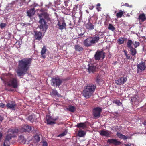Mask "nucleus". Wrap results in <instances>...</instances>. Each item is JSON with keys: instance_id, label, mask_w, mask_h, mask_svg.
<instances>
[{"instance_id": "f257e3e1", "label": "nucleus", "mask_w": 146, "mask_h": 146, "mask_svg": "<svg viewBox=\"0 0 146 146\" xmlns=\"http://www.w3.org/2000/svg\"><path fill=\"white\" fill-rule=\"evenodd\" d=\"M32 62L31 58H24L19 61L16 72L19 76H23L29 69Z\"/></svg>"}, {"instance_id": "f03ea898", "label": "nucleus", "mask_w": 146, "mask_h": 146, "mask_svg": "<svg viewBox=\"0 0 146 146\" xmlns=\"http://www.w3.org/2000/svg\"><path fill=\"white\" fill-rule=\"evenodd\" d=\"M5 86H9L15 88L18 86L19 81L13 75L9 74L7 76V78L4 80L1 78Z\"/></svg>"}, {"instance_id": "7ed1b4c3", "label": "nucleus", "mask_w": 146, "mask_h": 146, "mask_svg": "<svg viewBox=\"0 0 146 146\" xmlns=\"http://www.w3.org/2000/svg\"><path fill=\"white\" fill-rule=\"evenodd\" d=\"M96 88L95 85L92 84L88 85L83 92V96L86 98H89L93 94Z\"/></svg>"}, {"instance_id": "20e7f679", "label": "nucleus", "mask_w": 146, "mask_h": 146, "mask_svg": "<svg viewBox=\"0 0 146 146\" xmlns=\"http://www.w3.org/2000/svg\"><path fill=\"white\" fill-rule=\"evenodd\" d=\"M99 37L98 36L90 37L84 41L83 44L86 47L92 46L98 42L99 40Z\"/></svg>"}, {"instance_id": "39448f33", "label": "nucleus", "mask_w": 146, "mask_h": 146, "mask_svg": "<svg viewBox=\"0 0 146 146\" xmlns=\"http://www.w3.org/2000/svg\"><path fill=\"white\" fill-rule=\"evenodd\" d=\"M45 13H42L41 14H39L38 16L40 19L39 21V23L40 24L39 27L40 29H42V31L45 32L48 28V25L47 24L46 22L43 17L45 18Z\"/></svg>"}, {"instance_id": "423d86ee", "label": "nucleus", "mask_w": 146, "mask_h": 146, "mask_svg": "<svg viewBox=\"0 0 146 146\" xmlns=\"http://www.w3.org/2000/svg\"><path fill=\"white\" fill-rule=\"evenodd\" d=\"M57 21L58 22L57 26L58 29L60 30H62L66 28V23L63 19H58Z\"/></svg>"}, {"instance_id": "0eeeda50", "label": "nucleus", "mask_w": 146, "mask_h": 146, "mask_svg": "<svg viewBox=\"0 0 146 146\" xmlns=\"http://www.w3.org/2000/svg\"><path fill=\"white\" fill-rule=\"evenodd\" d=\"M19 131L17 129H9L8 131V133L7 134L5 139L9 140L11 139L13 134L15 133H18Z\"/></svg>"}, {"instance_id": "6e6552de", "label": "nucleus", "mask_w": 146, "mask_h": 146, "mask_svg": "<svg viewBox=\"0 0 146 146\" xmlns=\"http://www.w3.org/2000/svg\"><path fill=\"white\" fill-rule=\"evenodd\" d=\"M102 109L99 107L94 108L93 110V115L95 118H98L100 117Z\"/></svg>"}, {"instance_id": "1a4fd4ad", "label": "nucleus", "mask_w": 146, "mask_h": 146, "mask_svg": "<svg viewBox=\"0 0 146 146\" xmlns=\"http://www.w3.org/2000/svg\"><path fill=\"white\" fill-rule=\"evenodd\" d=\"M52 85L54 87H58L62 83L61 80L58 78H52Z\"/></svg>"}, {"instance_id": "9d476101", "label": "nucleus", "mask_w": 146, "mask_h": 146, "mask_svg": "<svg viewBox=\"0 0 146 146\" xmlns=\"http://www.w3.org/2000/svg\"><path fill=\"white\" fill-rule=\"evenodd\" d=\"M95 60H99L102 58L103 59L105 57L104 53L103 51H97L94 55Z\"/></svg>"}, {"instance_id": "9b49d317", "label": "nucleus", "mask_w": 146, "mask_h": 146, "mask_svg": "<svg viewBox=\"0 0 146 146\" xmlns=\"http://www.w3.org/2000/svg\"><path fill=\"white\" fill-rule=\"evenodd\" d=\"M127 80V77L123 76L119 78L117 80H115V82L117 84L120 85L124 84Z\"/></svg>"}, {"instance_id": "f8f14e48", "label": "nucleus", "mask_w": 146, "mask_h": 146, "mask_svg": "<svg viewBox=\"0 0 146 146\" xmlns=\"http://www.w3.org/2000/svg\"><path fill=\"white\" fill-rule=\"evenodd\" d=\"M137 72L144 71L146 68L144 61H141L137 66Z\"/></svg>"}, {"instance_id": "ddd939ff", "label": "nucleus", "mask_w": 146, "mask_h": 146, "mask_svg": "<svg viewBox=\"0 0 146 146\" xmlns=\"http://www.w3.org/2000/svg\"><path fill=\"white\" fill-rule=\"evenodd\" d=\"M32 129V128L30 126L27 125H24L19 130L21 132H23L24 131H27L29 132L31 131Z\"/></svg>"}, {"instance_id": "4468645a", "label": "nucleus", "mask_w": 146, "mask_h": 146, "mask_svg": "<svg viewBox=\"0 0 146 146\" xmlns=\"http://www.w3.org/2000/svg\"><path fill=\"white\" fill-rule=\"evenodd\" d=\"M46 118L47 124L51 125L55 123V121L56 119H53L49 115H46Z\"/></svg>"}, {"instance_id": "2eb2a0df", "label": "nucleus", "mask_w": 146, "mask_h": 146, "mask_svg": "<svg viewBox=\"0 0 146 146\" xmlns=\"http://www.w3.org/2000/svg\"><path fill=\"white\" fill-rule=\"evenodd\" d=\"M6 106L8 108H9L13 110H15L16 106L15 103L14 101H11L8 103Z\"/></svg>"}, {"instance_id": "dca6fc26", "label": "nucleus", "mask_w": 146, "mask_h": 146, "mask_svg": "<svg viewBox=\"0 0 146 146\" xmlns=\"http://www.w3.org/2000/svg\"><path fill=\"white\" fill-rule=\"evenodd\" d=\"M100 134L101 136L108 137L110 134L111 132L106 130H102L100 132Z\"/></svg>"}, {"instance_id": "f3484780", "label": "nucleus", "mask_w": 146, "mask_h": 146, "mask_svg": "<svg viewBox=\"0 0 146 146\" xmlns=\"http://www.w3.org/2000/svg\"><path fill=\"white\" fill-rule=\"evenodd\" d=\"M34 36L36 40H40L42 38V34L40 32H36L35 33Z\"/></svg>"}, {"instance_id": "a211bd4d", "label": "nucleus", "mask_w": 146, "mask_h": 146, "mask_svg": "<svg viewBox=\"0 0 146 146\" xmlns=\"http://www.w3.org/2000/svg\"><path fill=\"white\" fill-rule=\"evenodd\" d=\"M108 142L110 144H113L115 145H118L120 144V142L115 139H109L108 140Z\"/></svg>"}, {"instance_id": "6ab92c4d", "label": "nucleus", "mask_w": 146, "mask_h": 146, "mask_svg": "<svg viewBox=\"0 0 146 146\" xmlns=\"http://www.w3.org/2000/svg\"><path fill=\"white\" fill-rule=\"evenodd\" d=\"M131 100L132 102L135 104H137L139 102V99L137 95L134 96L132 97Z\"/></svg>"}, {"instance_id": "aec40b11", "label": "nucleus", "mask_w": 146, "mask_h": 146, "mask_svg": "<svg viewBox=\"0 0 146 146\" xmlns=\"http://www.w3.org/2000/svg\"><path fill=\"white\" fill-rule=\"evenodd\" d=\"M138 19L140 22H143L146 19L145 15L144 13L140 14L139 16Z\"/></svg>"}, {"instance_id": "412c9836", "label": "nucleus", "mask_w": 146, "mask_h": 146, "mask_svg": "<svg viewBox=\"0 0 146 146\" xmlns=\"http://www.w3.org/2000/svg\"><path fill=\"white\" fill-rule=\"evenodd\" d=\"M94 25L89 22L86 25V29L89 30H92L94 29Z\"/></svg>"}, {"instance_id": "4be33fe9", "label": "nucleus", "mask_w": 146, "mask_h": 146, "mask_svg": "<svg viewBox=\"0 0 146 146\" xmlns=\"http://www.w3.org/2000/svg\"><path fill=\"white\" fill-rule=\"evenodd\" d=\"M35 11L34 8H32L29 10L27 11V16L29 17H31L33 15L35 14Z\"/></svg>"}, {"instance_id": "5701e85b", "label": "nucleus", "mask_w": 146, "mask_h": 146, "mask_svg": "<svg viewBox=\"0 0 146 146\" xmlns=\"http://www.w3.org/2000/svg\"><path fill=\"white\" fill-rule=\"evenodd\" d=\"M46 51L47 49L46 47L45 46H44L42 48L41 52V56L43 58H44L46 57L45 54Z\"/></svg>"}, {"instance_id": "b1692460", "label": "nucleus", "mask_w": 146, "mask_h": 146, "mask_svg": "<svg viewBox=\"0 0 146 146\" xmlns=\"http://www.w3.org/2000/svg\"><path fill=\"white\" fill-rule=\"evenodd\" d=\"M96 67L92 65H89V67L88 68V70L89 73L93 72L95 70Z\"/></svg>"}, {"instance_id": "393cba45", "label": "nucleus", "mask_w": 146, "mask_h": 146, "mask_svg": "<svg viewBox=\"0 0 146 146\" xmlns=\"http://www.w3.org/2000/svg\"><path fill=\"white\" fill-rule=\"evenodd\" d=\"M133 42L131 40L128 39L127 43V47L129 49L133 48Z\"/></svg>"}, {"instance_id": "a878e982", "label": "nucleus", "mask_w": 146, "mask_h": 146, "mask_svg": "<svg viewBox=\"0 0 146 146\" xmlns=\"http://www.w3.org/2000/svg\"><path fill=\"white\" fill-rule=\"evenodd\" d=\"M85 134V132L82 130H79L78 133V135L80 137L84 136Z\"/></svg>"}, {"instance_id": "bb28decb", "label": "nucleus", "mask_w": 146, "mask_h": 146, "mask_svg": "<svg viewBox=\"0 0 146 146\" xmlns=\"http://www.w3.org/2000/svg\"><path fill=\"white\" fill-rule=\"evenodd\" d=\"M76 126L78 128H85L86 127V124L84 123H81L78 124Z\"/></svg>"}, {"instance_id": "cd10ccee", "label": "nucleus", "mask_w": 146, "mask_h": 146, "mask_svg": "<svg viewBox=\"0 0 146 146\" xmlns=\"http://www.w3.org/2000/svg\"><path fill=\"white\" fill-rule=\"evenodd\" d=\"M124 13V12L123 11L121 10H119V12L117 13L116 15L117 18H121Z\"/></svg>"}, {"instance_id": "c85d7f7f", "label": "nucleus", "mask_w": 146, "mask_h": 146, "mask_svg": "<svg viewBox=\"0 0 146 146\" xmlns=\"http://www.w3.org/2000/svg\"><path fill=\"white\" fill-rule=\"evenodd\" d=\"M67 109L69 111L72 112H74L76 110L75 108L72 105L69 106Z\"/></svg>"}, {"instance_id": "c756f323", "label": "nucleus", "mask_w": 146, "mask_h": 146, "mask_svg": "<svg viewBox=\"0 0 146 146\" xmlns=\"http://www.w3.org/2000/svg\"><path fill=\"white\" fill-rule=\"evenodd\" d=\"M74 48L75 50L78 51H82L83 48L78 45H75L74 46Z\"/></svg>"}, {"instance_id": "7c9ffc66", "label": "nucleus", "mask_w": 146, "mask_h": 146, "mask_svg": "<svg viewBox=\"0 0 146 146\" xmlns=\"http://www.w3.org/2000/svg\"><path fill=\"white\" fill-rule=\"evenodd\" d=\"M130 49V51L131 52V54L133 56L135 55L137 53L136 49L135 48H132Z\"/></svg>"}, {"instance_id": "2f4dec72", "label": "nucleus", "mask_w": 146, "mask_h": 146, "mask_svg": "<svg viewBox=\"0 0 146 146\" xmlns=\"http://www.w3.org/2000/svg\"><path fill=\"white\" fill-rule=\"evenodd\" d=\"M117 135L119 138L123 139L124 140L127 139V137L117 132Z\"/></svg>"}, {"instance_id": "473e14b6", "label": "nucleus", "mask_w": 146, "mask_h": 146, "mask_svg": "<svg viewBox=\"0 0 146 146\" xmlns=\"http://www.w3.org/2000/svg\"><path fill=\"white\" fill-rule=\"evenodd\" d=\"M125 39L122 37L120 38L117 40L118 43L119 45L122 44L124 43Z\"/></svg>"}, {"instance_id": "72a5a7b5", "label": "nucleus", "mask_w": 146, "mask_h": 146, "mask_svg": "<svg viewBox=\"0 0 146 146\" xmlns=\"http://www.w3.org/2000/svg\"><path fill=\"white\" fill-rule=\"evenodd\" d=\"M28 118V120H29L30 122H33L35 120V119L36 117L35 116L33 115L30 116Z\"/></svg>"}, {"instance_id": "f704fd0d", "label": "nucleus", "mask_w": 146, "mask_h": 146, "mask_svg": "<svg viewBox=\"0 0 146 146\" xmlns=\"http://www.w3.org/2000/svg\"><path fill=\"white\" fill-rule=\"evenodd\" d=\"M50 94L52 95L56 96L58 95V92L55 90H52L50 92Z\"/></svg>"}, {"instance_id": "c9c22d12", "label": "nucleus", "mask_w": 146, "mask_h": 146, "mask_svg": "<svg viewBox=\"0 0 146 146\" xmlns=\"http://www.w3.org/2000/svg\"><path fill=\"white\" fill-rule=\"evenodd\" d=\"M34 140L36 142H38L40 140V137L38 135H36L34 137Z\"/></svg>"}, {"instance_id": "e433bc0d", "label": "nucleus", "mask_w": 146, "mask_h": 146, "mask_svg": "<svg viewBox=\"0 0 146 146\" xmlns=\"http://www.w3.org/2000/svg\"><path fill=\"white\" fill-rule=\"evenodd\" d=\"M108 29L110 30H111L112 31H114L115 29V28L114 27L112 24H109Z\"/></svg>"}, {"instance_id": "4c0bfd02", "label": "nucleus", "mask_w": 146, "mask_h": 146, "mask_svg": "<svg viewBox=\"0 0 146 146\" xmlns=\"http://www.w3.org/2000/svg\"><path fill=\"white\" fill-rule=\"evenodd\" d=\"M9 141L5 139L4 143V146H9Z\"/></svg>"}, {"instance_id": "58836bf2", "label": "nucleus", "mask_w": 146, "mask_h": 146, "mask_svg": "<svg viewBox=\"0 0 146 146\" xmlns=\"http://www.w3.org/2000/svg\"><path fill=\"white\" fill-rule=\"evenodd\" d=\"M139 43L137 41H135L133 42V45H134L135 48H136L139 45Z\"/></svg>"}, {"instance_id": "ea45409f", "label": "nucleus", "mask_w": 146, "mask_h": 146, "mask_svg": "<svg viewBox=\"0 0 146 146\" xmlns=\"http://www.w3.org/2000/svg\"><path fill=\"white\" fill-rule=\"evenodd\" d=\"M115 103L118 106L121 105L122 103L119 100H116L115 101Z\"/></svg>"}, {"instance_id": "a19ab883", "label": "nucleus", "mask_w": 146, "mask_h": 146, "mask_svg": "<svg viewBox=\"0 0 146 146\" xmlns=\"http://www.w3.org/2000/svg\"><path fill=\"white\" fill-rule=\"evenodd\" d=\"M6 26V24L5 23H1L0 24V26L1 28H4Z\"/></svg>"}, {"instance_id": "79ce46f5", "label": "nucleus", "mask_w": 146, "mask_h": 146, "mask_svg": "<svg viewBox=\"0 0 146 146\" xmlns=\"http://www.w3.org/2000/svg\"><path fill=\"white\" fill-rule=\"evenodd\" d=\"M66 134V132H63L61 134L59 135L58 137H62L64 136Z\"/></svg>"}, {"instance_id": "37998d69", "label": "nucleus", "mask_w": 146, "mask_h": 146, "mask_svg": "<svg viewBox=\"0 0 146 146\" xmlns=\"http://www.w3.org/2000/svg\"><path fill=\"white\" fill-rule=\"evenodd\" d=\"M42 146H48V144L46 142H43Z\"/></svg>"}, {"instance_id": "c03bdc74", "label": "nucleus", "mask_w": 146, "mask_h": 146, "mask_svg": "<svg viewBox=\"0 0 146 146\" xmlns=\"http://www.w3.org/2000/svg\"><path fill=\"white\" fill-rule=\"evenodd\" d=\"M96 9L98 11H100L101 10V8L100 7H97Z\"/></svg>"}, {"instance_id": "a18cd8bd", "label": "nucleus", "mask_w": 146, "mask_h": 146, "mask_svg": "<svg viewBox=\"0 0 146 146\" xmlns=\"http://www.w3.org/2000/svg\"><path fill=\"white\" fill-rule=\"evenodd\" d=\"M126 57L127 59H131V56L128 55L126 56Z\"/></svg>"}, {"instance_id": "49530a36", "label": "nucleus", "mask_w": 146, "mask_h": 146, "mask_svg": "<svg viewBox=\"0 0 146 146\" xmlns=\"http://www.w3.org/2000/svg\"><path fill=\"white\" fill-rule=\"evenodd\" d=\"M5 106L4 104H3L2 103H0V107H1V108H3Z\"/></svg>"}, {"instance_id": "de8ad7c7", "label": "nucleus", "mask_w": 146, "mask_h": 146, "mask_svg": "<svg viewBox=\"0 0 146 146\" xmlns=\"http://www.w3.org/2000/svg\"><path fill=\"white\" fill-rule=\"evenodd\" d=\"M14 4V2H13L11 3H9L8 4L9 6H10V5H13Z\"/></svg>"}, {"instance_id": "09e8293b", "label": "nucleus", "mask_w": 146, "mask_h": 146, "mask_svg": "<svg viewBox=\"0 0 146 146\" xmlns=\"http://www.w3.org/2000/svg\"><path fill=\"white\" fill-rule=\"evenodd\" d=\"M93 6H90L89 7V9L90 10H92L93 9Z\"/></svg>"}, {"instance_id": "8fccbe9b", "label": "nucleus", "mask_w": 146, "mask_h": 146, "mask_svg": "<svg viewBox=\"0 0 146 146\" xmlns=\"http://www.w3.org/2000/svg\"><path fill=\"white\" fill-rule=\"evenodd\" d=\"M124 52L125 53V54L126 56L128 55V54H127V52L125 50H124Z\"/></svg>"}, {"instance_id": "3c124183", "label": "nucleus", "mask_w": 146, "mask_h": 146, "mask_svg": "<svg viewBox=\"0 0 146 146\" xmlns=\"http://www.w3.org/2000/svg\"><path fill=\"white\" fill-rule=\"evenodd\" d=\"M124 5L125 6H127V7H129V5L127 3H125V4H124Z\"/></svg>"}, {"instance_id": "603ef678", "label": "nucleus", "mask_w": 146, "mask_h": 146, "mask_svg": "<svg viewBox=\"0 0 146 146\" xmlns=\"http://www.w3.org/2000/svg\"><path fill=\"white\" fill-rule=\"evenodd\" d=\"M143 124L144 125H145L146 126V121H145L144 123H143Z\"/></svg>"}, {"instance_id": "864d4df0", "label": "nucleus", "mask_w": 146, "mask_h": 146, "mask_svg": "<svg viewBox=\"0 0 146 146\" xmlns=\"http://www.w3.org/2000/svg\"><path fill=\"white\" fill-rule=\"evenodd\" d=\"M100 4L99 3H98L97 5V6L98 7H100Z\"/></svg>"}, {"instance_id": "5fc2aeb1", "label": "nucleus", "mask_w": 146, "mask_h": 146, "mask_svg": "<svg viewBox=\"0 0 146 146\" xmlns=\"http://www.w3.org/2000/svg\"><path fill=\"white\" fill-rule=\"evenodd\" d=\"M84 33H82L81 34H80V35L81 36L83 35H84Z\"/></svg>"}, {"instance_id": "6e6d98bb", "label": "nucleus", "mask_w": 146, "mask_h": 146, "mask_svg": "<svg viewBox=\"0 0 146 146\" xmlns=\"http://www.w3.org/2000/svg\"><path fill=\"white\" fill-rule=\"evenodd\" d=\"M125 146H131L130 145H125Z\"/></svg>"}, {"instance_id": "4d7b16f0", "label": "nucleus", "mask_w": 146, "mask_h": 146, "mask_svg": "<svg viewBox=\"0 0 146 146\" xmlns=\"http://www.w3.org/2000/svg\"><path fill=\"white\" fill-rule=\"evenodd\" d=\"M21 0H18V2H19Z\"/></svg>"}, {"instance_id": "13d9d810", "label": "nucleus", "mask_w": 146, "mask_h": 146, "mask_svg": "<svg viewBox=\"0 0 146 146\" xmlns=\"http://www.w3.org/2000/svg\"><path fill=\"white\" fill-rule=\"evenodd\" d=\"M116 13V11H115V13Z\"/></svg>"}, {"instance_id": "bf43d9fd", "label": "nucleus", "mask_w": 146, "mask_h": 146, "mask_svg": "<svg viewBox=\"0 0 146 146\" xmlns=\"http://www.w3.org/2000/svg\"><path fill=\"white\" fill-rule=\"evenodd\" d=\"M130 6L131 7H132V6H131V5H130Z\"/></svg>"}, {"instance_id": "052dcab7", "label": "nucleus", "mask_w": 146, "mask_h": 146, "mask_svg": "<svg viewBox=\"0 0 146 146\" xmlns=\"http://www.w3.org/2000/svg\"><path fill=\"white\" fill-rule=\"evenodd\" d=\"M0 121H2V120H0Z\"/></svg>"}]
</instances>
